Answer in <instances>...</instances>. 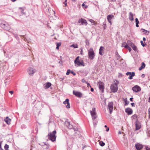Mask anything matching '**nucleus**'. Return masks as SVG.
<instances>
[{"instance_id":"obj_1","label":"nucleus","mask_w":150,"mask_h":150,"mask_svg":"<svg viewBox=\"0 0 150 150\" xmlns=\"http://www.w3.org/2000/svg\"><path fill=\"white\" fill-rule=\"evenodd\" d=\"M56 133V130L52 132L49 133L47 135L49 139L51 140L52 142L55 141L57 137L55 135Z\"/></svg>"},{"instance_id":"obj_2","label":"nucleus","mask_w":150,"mask_h":150,"mask_svg":"<svg viewBox=\"0 0 150 150\" xmlns=\"http://www.w3.org/2000/svg\"><path fill=\"white\" fill-rule=\"evenodd\" d=\"M117 83H114L112 84L110 86V89L111 91L113 93L116 92L117 91L118 89L117 85L119 83L118 81H117Z\"/></svg>"},{"instance_id":"obj_3","label":"nucleus","mask_w":150,"mask_h":150,"mask_svg":"<svg viewBox=\"0 0 150 150\" xmlns=\"http://www.w3.org/2000/svg\"><path fill=\"white\" fill-rule=\"evenodd\" d=\"M88 54L89 58L90 60H93L94 59L95 55L92 48H90L88 50Z\"/></svg>"},{"instance_id":"obj_4","label":"nucleus","mask_w":150,"mask_h":150,"mask_svg":"<svg viewBox=\"0 0 150 150\" xmlns=\"http://www.w3.org/2000/svg\"><path fill=\"white\" fill-rule=\"evenodd\" d=\"M0 26L2 28L8 31L10 29V26L6 23H1L0 24Z\"/></svg>"},{"instance_id":"obj_5","label":"nucleus","mask_w":150,"mask_h":150,"mask_svg":"<svg viewBox=\"0 0 150 150\" xmlns=\"http://www.w3.org/2000/svg\"><path fill=\"white\" fill-rule=\"evenodd\" d=\"M79 57H78L76 58L74 60V63L78 66L82 65L83 66H84L85 65L83 62L82 61L81 62H80L79 60Z\"/></svg>"},{"instance_id":"obj_6","label":"nucleus","mask_w":150,"mask_h":150,"mask_svg":"<svg viewBox=\"0 0 150 150\" xmlns=\"http://www.w3.org/2000/svg\"><path fill=\"white\" fill-rule=\"evenodd\" d=\"M36 71V70L31 67H29L28 68L27 70V72L28 74L30 76H32Z\"/></svg>"},{"instance_id":"obj_7","label":"nucleus","mask_w":150,"mask_h":150,"mask_svg":"<svg viewBox=\"0 0 150 150\" xmlns=\"http://www.w3.org/2000/svg\"><path fill=\"white\" fill-rule=\"evenodd\" d=\"M98 86L99 87V91L101 93H103V83L99 81L98 83Z\"/></svg>"},{"instance_id":"obj_8","label":"nucleus","mask_w":150,"mask_h":150,"mask_svg":"<svg viewBox=\"0 0 150 150\" xmlns=\"http://www.w3.org/2000/svg\"><path fill=\"white\" fill-rule=\"evenodd\" d=\"M108 108L109 110L110 114H111L112 112L113 106L112 102H109L108 104Z\"/></svg>"},{"instance_id":"obj_9","label":"nucleus","mask_w":150,"mask_h":150,"mask_svg":"<svg viewBox=\"0 0 150 150\" xmlns=\"http://www.w3.org/2000/svg\"><path fill=\"white\" fill-rule=\"evenodd\" d=\"M78 22L79 24H80V25H86L87 24L86 20L83 18L79 19Z\"/></svg>"},{"instance_id":"obj_10","label":"nucleus","mask_w":150,"mask_h":150,"mask_svg":"<svg viewBox=\"0 0 150 150\" xmlns=\"http://www.w3.org/2000/svg\"><path fill=\"white\" fill-rule=\"evenodd\" d=\"M114 18V16L112 14L109 15L107 16V20L110 25L112 24L111 20Z\"/></svg>"},{"instance_id":"obj_11","label":"nucleus","mask_w":150,"mask_h":150,"mask_svg":"<svg viewBox=\"0 0 150 150\" xmlns=\"http://www.w3.org/2000/svg\"><path fill=\"white\" fill-rule=\"evenodd\" d=\"M132 90L135 92H138L141 91V88L139 86L136 85L132 88Z\"/></svg>"},{"instance_id":"obj_12","label":"nucleus","mask_w":150,"mask_h":150,"mask_svg":"<svg viewBox=\"0 0 150 150\" xmlns=\"http://www.w3.org/2000/svg\"><path fill=\"white\" fill-rule=\"evenodd\" d=\"M73 94L79 98H81L82 96V94L81 93L78 91H73Z\"/></svg>"},{"instance_id":"obj_13","label":"nucleus","mask_w":150,"mask_h":150,"mask_svg":"<svg viewBox=\"0 0 150 150\" xmlns=\"http://www.w3.org/2000/svg\"><path fill=\"white\" fill-rule=\"evenodd\" d=\"M127 75H129V77H128V79H133V76H135V73L134 72H127L126 73Z\"/></svg>"},{"instance_id":"obj_14","label":"nucleus","mask_w":150,"mask_h":150,"mask_svg":"<svg viewBox=\"0 0 150 150\" xmlns=\"http://www.w3.org/2000/svg\"><path fill=\"white\" fill-rule=\"evenodd\" d=\"M135 147L136 150H140L142 149L143 148V146L142 144L139 143H137L135 144Z\"/></svg>"},{"instance_id":"obj_15","label":"nucleus","mask_w":150,"mask_h":150,"mask_svg":"<svg viewBox=\"0 0 150 150\" xmlns=\"http://www.w3.org/2000/svg\"><path fill=\"white\" fill-rule=\"evenodd\" d=\"M125 112L129 115L132 114L133 112L132 110L129 108L125 109Z\"/></svg>"},{"instance_id":"obj_16","label":"nucleus","mask_w":150,"mask_h":150,"mask_svg":"<svg viewBox=\"0 0 150 150\" xmlns=\"http://www.w3.org/2000/svg\"><path fill=\"white\" fill-rule=\"evenodd\" d=\"M63 103L65 105L66 104H67V105H66V108H70V103L69 102V99H66L65 101L63 102Z\"/></svg>"},{"instance_id":"obj_17","label":"nucleus","mask_w":150,"mask_h":150,"mask_svg":"<svg viewBox=\"0 0 150 150\" xmlns=\"http://www.w3.org/2000/svg\"><path fill=\"white\" fill-rule=\"evenodd\" d=\"M136 130L139 129L141 127V124L140 123L137 121L135 123Z\"/></svg>"},{"instance_id":"obj_18","label":"nucleus","mask_w":150,"mask_h":150,"mask_svg":"<svg viewBox=\"0 0 150 150\" xmlns=\"http://www.w3.org/2000/svg\"><path fill=\"white\" fill-rule=\"evenodd\" d=\"M91 114L92 116V119L94 120L96 117V112H93L92 111H91Z\"/></svg>"},{"instance_id":"obj_19","label":"nucleus","mask_w":150,"mask_h":150,"mask_svg":"<svg viewBox=\"0 0 150 150\" xmlns=\"http://www.w3.org/2000/svg\"><path fill=\"white\" fill-rule=\"evenodd\" d=\"M134 16L132 12H130L129 14V20L131 21L134 20Z\"/></svg>"},{"instance_id":"obj_20","label":"nucleus","mask_w":150,"mask_h":150,"mask_svg":"<svg viewBox=\"0 0 150 150\" xmlns=\"http://www.w3.org/2000/svg\"><path fill=\"white\" fill-rule=\"evenodd\" d=\"M11 121V119L9 118L8 117H6L4 119V121L8 125L10 124Z\"/></svg>"},{"instance_id":"obj_21","label":"nucleus","mask_w":150,"mask_h":150,"mask_svg":"<svg viewBox=\"0 0 150 150\" xmlns=\"http://www.w3.org/2000/svg\"><path fill=\"white\" fill-rule=\"evenodd\" d=\"M51 85V84L50 82H47L45 83V85L44 86V88L45 89L49 88Z\"/></svg>"},{"instance_id":"obj_22","label":"nucleus","mask_w":150,"mask_h":150,"mask_svg":"<svg viewBox=\"0 0 150 150\" xmlns=\"http://www.w3.org/2000/svg\"><path fill=\"white\" fill-rule=\"evenodd\" d=\"M145 66L146 65L145 63L143 62H142L141 67H140L139 69V71H141L142 69L144 68L145 67Z\"/></svg>"},{"instance_id":"obj_23","label":"nucleus","mask_w":150,"mask_h":150,"mask_svg":"<svg viewBox=\"0 0 150 150\" xmlns=\"http://www.w3.org/2000/svg\"><path fill=\"white\" fill-rule=\"evenodd\" d=\"M127 45H129L131 47L134 44L130 40H128L127 41Z\"/></svg>"},{"instance_id":"obj_24","label":"nucleus","mask_w":150,"mask_h":150,"mask_svg":"<svg viewBox=\"0 0 150 150\" xmlns=\"http://www.w3.org/2000/svg\"><path fill=\"white\" fill-rule=\"evenodd\" d=\"M103 50V47L101 46L99 49V54L100 55H102V51Z\"/></svg>"},{"instance_id":"obj_25","label":"nucleus","mask_w":150,"mask_h":150,"mask_svg":"<svg viewBox=\"0 0 150 150\" xmlns=\"http://www.w3.org/2000/svg\"><path fill=\"white\" fill-rule=\"evenodd\" d=\"M135 21H136V26L137 27H139V25H138V24L139 23V21H138V19L137 18H136Z\"/></svg>"},{"instance_id":"obj_26","label":"nucleus","mask_w":150,"mask_h":150,"mask_svg":"<svg viewBox=\"0 0 150 150\" xmlns=\"http://www.w3.org/2000/svg\"><path fill=\"white\" fill-rule=\"evenodd\" d=\"M131 47L132 48L133 50H134L135 51H137V47L136 46H135L134 44L133 45H132Z\"/></svg>"},{"instance_id":"obj_27","label":"nucleus","mask_w":150,"mask_h":150,"mask_svg":"<svg viewBox=\"0 0 150 150\" xmlns=\"http://www.w3.org/2000/svg\"><path fill=\"white\" fill-rule=\"evenodd\" d=\"M128 45H127V43L124 42L122 44V47H125L126 48Z\"/></svg>"},{"instance_id":"obj_28","label":"nucleus","mask_w":150,"mask_h":150,"mask_svg":"<svg viewBox=\"0 0 150 150\" xmlns=\"http://www.w3.org/2000/svg\"><path fill=\"white\" fill-rule=\"evenodd\" d=\"M15 38L18 41H19V38L18 36V35L17 34H13Z\"/></svg>"},{"instance_id":"obj_29","label":"nucleus","mask_w":150,"mask_h":150,"mask_svg":"<svg viewBox=\"0 0 150 150\" xmlns=\"http://www.w3.org/2000/svg\"><path fill=\"white\" fill-rule=\"evenodd\" d=\"M68 128L70 129H72L73 128L72 125H70L69 122H68Z\"/></svg>"},{"instance_id":"obj_30","label":"nucleus","mask_w":150,"mask_h":150,"mask_svg":"<svg viewBox=\"0 0 150 150\" xmlns=\"http://www.w3.org/2000/svg\"><path fill=\"white\" fill-rule=\"evenodd\" d=\"M71 47H73L74 48H77L78 47V45L77 44H73L71 46Z\"/></svg>"},{"instance_id":"obj_31","label":"nucleus","mask_w":150,"mask_h":150,"mask_svg":"<svg viewBox=\"0 0 150 150\" xmlns=\"http://www.w3.org/2000/svg\"><path fill=\"white\" fill-rule=\"evenodd\" d=\"M86 2H84V3H83L82 5V6L83 8H87L88 6L86 5H85L84 4V3H86Z\"/></svg>"},{"instance_id":"obj_32","label":"nucleus","mask_w":150,"mask_h":150,"mask_svg":"<svg viewBox=\"0 0 150 150\" xmlns=\"http://www.w3.org/2000/svg\"><path fill=\"white\" fill-rule=\"evenodd\" d=\"M126 48L129 51V52H130L132 50L131 48L129 47V46L128 45L126 47Z\"/></svg>"},{"instance_id":"obj_33","label":"nucleus","mask_w":150,"mask_h":150,"mask_svg":"<svg viewBox=\"0 0 150 150\" xmlns=\"http://www.w3.org/2000/svg\"><path fill=\"white\" fill-rule=\"evenodd\" d=\"M9 147V146L6 144L4 146V149L5 150L8 149Z\"/></svg>"},{"instance_id":"obj_34","label":"nucleus","mask_w":150,"mask_h":150,"mask_svg":"<svg viewBox=\"0 0 150 150\" xmlns=\"http://www.w3.org/2000/svg\"><path fill=\"white\" fill-rule=\"evenodd\" d=\"M104 127L105 128V131H106L108 132V131H109V127H108L107 125H105Z\"/></svg>"},{"instance_id":"obj_35","label":"nucleus","mask_w":150,"mask_h":150,"mask_svg":"<svg viewBox=\"0 0 150 150\" xmlns=\"http://www.w3.org/2000/svg\"><path fill=\"white\" fill-rule=\"evenodd\" d=\"M140 42H141V45L143 47H145V45H146V44H144V43H143V41H142V40Z\"/></svg>"},{"instance_id":"obj_36","label":"nucleus","mask_w":150,"mask_h":150,"mask_svg":"<svg viewBox=\"0 0 150 150\" xmlns=\"http://www.w3.org/2000/svg\"><path fill=\"white\" fill-rule=\"evenodd\" d=\"M20 36L21 37H23V38L22 39L23 40H24L25 41H26V39L25 37V35H20Z\"/></svg>"},{"instance_id":"obj_37","label":"nucleus","mask_w":150,"mask_h":150,"mask_svg":"<svg viewBox=\"0 0 150 150\" xmlns=\"http://www.w3.org/2000/svg\"><path fill=\"white\" fill-rule=\"evenodd\" d=\"M71 72V70L70 69H68L67 70V71L66 73V74L67 75H69L70 73Z\"/></svg>"},{"instance_id":"obj_38","label":"nucleus","mask_w":150,"mask_h":150,"mask_svg":"<svg viewBox=\"0 0 150 150\" xmlns=\"http://www.w3.org/2000/svg\"><path fill=\"white\" fill-rule=\"evenodd\" d=\"M99 144L100 145L102 146H103V142L102 141H100L99 142Z\"/></svg>"},{"instance_id":"obj_39","label":"nucleus","mask_w":150,"mask_h":150,"mask_svg":"<svg viewBox=\"0 0 150 150\" xmlns=\"http://www.w3.org/2000/svg\"><path fill=\"white\" fill-rule=\"evenodd\" d=\"M61 45V42L57 43V46L59 47H60Z\"/></svg>"},{"instance_id":"obj_40","label":"nucleus","mask_w":150,"mask_h":150,"mask_svg":"<svg viewBox=\"0 0 150 150\" xmlns=\"http://www.w3.org/2000/svg\"><path fill=\"white\" fill-rule=\"evenodd\" d=\"M67 0H65V1L63 3V4L65 5V6H67Z\"/></svg>"},{"instance_id":"obj_41","label":"nucleus","mask_w":150,"mask_h":150,"mask_svg":"<svg viewBox=\"0 0 150 150\" xmlns=\"http://www.w3.org/2000/svg\"><path fill=\"white\" fill-rule=\"evenodd\" d=\"M149 31H147V30H146V31H145L144 33L146 35H148L149 34Z\"/></svg>"},{"instance_id":"obj_42","label":"nucleus","mask_w":150,"mask_h":150,"mask_svg":"<svg viewBox=\"0 0 150 150\" xmlns=\"http://www.w3.org/2000/svg\"><path fill=\"white\" fill-rule=\"evenodd\" d=\"M85 42L86 43V45H89V42L88 40H86V41H85Z\"/></svg>"},{"instance_id":"obj_43","label":"nucleus","mask_w":150,"mask_h":150,"mask_svg":"<svg viewBox=\"0 0 150 150\" xmlns=\"http://www.w3.org/2000/svg\"><path fill=\"white\" fill-rule=\"evenodd\" d=\"M148 114L149 118L150 119V108L148 110Z\"/></svg>"},{"instance_id":"obj_44","label":"nucleus","mask_w":150,"mask_h":150,"mask_svg":"<svg viewBox=\"0 0 150 150\" xmlns=\"http://www.w3.org/2000/svg\"><path fill=\"white\" fill-rule=\"evenodd\" d=\"M71 74H72L74 76H75L76 75V73L74 72L73 71H71Z\"/></svg>"},{"instance_id":"obj_45","label":"nucleus","mask_w":150,"mask_h":150,"mask_svg":"<svg viewBox=\"0 0 150 150\" xmlns=\"http://www.w3.org/2000/svg\"><path fill=\"white\" fill-rule=\"evenodd\" d=\"M87 84V86L88 87H91V86L90 85V84L89 83H88L87 82H86Z\"/></svg>"},{"instance_id":"obj_46","label":"nucleus","mask_w":150,"mask_h":150,"mask_svg":"<svg viewBox=\"0 0 150 150\" xmlns=\"http://www.w3.org/2000/svg\"><path fill=\"white\" fill-rule=\"evenodd\" d=\"M81 81L82 82H83V83H86V82H87V81H86L84 79H82L81 80Z\"/></svg>"},{"instance_id":"obj_47","label":"nucleus","mask_w":150,"mask_h":150,"mask_svg":"<svg viewBox=\"0 0 150 150\" xmlns=\"http://www.w3.org/2000/svg\"><path fill=\"white\" fill-rule=\"evenodd\" d=\"M91 111H92L93 112H96V108H93L92 109V110Z\"/></svg>"},{"instance_id":"obj_48","label":"nucleus","mask_w":150,"mask_h":150,"mask_svg":"<svg viewBox=\"0 0 150 150\" xmlns=\"http://www.w3.org/2000/svg\"><path fill=\"white\" fill-rule=\"evenodd\" d=\"M117 59H119L120 58V56L119 54H118V55L117 56Z\"/></svg>"},{"instance_id":"obj_49","label":"nucleus","mask_w":150,"mask_h":150,"mask_svg":"<svg viewBox=\"0 0 150 150\" xmlns=\"http://www.w3.org/2000/svg\"><path fill=\"white\" fill-rule=\"evenodd\" d=\"M90 21L91 23H94V21L92 19H90L89 20Z\"/></svg>"},{"instance_id":"obj_50","label":"nucleus","mask_w":150,"mask_h":150,"mask_svg":"<svg viewBox=\"0 0 150 150\" xmlns=\"http://www.w3.org/2000/svg\"><path fill=\"white\" fill-rule=\"evenodd\" d=\"M131 105H132V106L133 107H134V103H131Z\"/></svg>"},{"instance_id":"obj_51","label":"nucleus","mask_w":150,"mask_h":150,"mask_svg":"<svg viewBox=\"0 0 150 150\" xmlns=\"http://www.w3.org/2000/svg\"><path fill=\"white\" fill-rule=\"evenodd\" d=\"M19 9H21V12H22H22H23V11H24V9H23L22 8V7H20V8H19Z\"/></svg>"},{"instance_id":"obj_52","label":"nucleus","mask_w":150,"mask_h":150,"mask_svg":"<svg viewBox=\"0 0 150 150\" xmlns=\"http://www.w3.org/2000/svg\"><path fill=\"white\" fill-rule=\"evenodd\" d=\"M125 105H128L129 103V102H128V103H127V100H125Z\"/></svg>"},{"instance_id":"obj_53","label":"nucleus","mask_w":150,"mask_h":150,"mask_svg":"<svg viewBox=\"0 0 150 150\" xmlns=\"http://www.w3.org/2000/svg\"><path fill=\"white\" fill-rule=\"evenodd\" d=\"M44 144L47 146V147L46 148V149H48L49 148V144Z\"/></svg>"},{"instance_id":"obj_54","label":"nucleus","mask_w":150,"mask_h":150,"mask_svg":"<svg viewBox=\"0 0 150 150\" xmlns=\"http://www.w3.org/2000/svg\"><path fill=\"white\" fill-rule=\"evenodd\" d=\"M106 24H104V29H105L106 28Z\"/></svg>"},{"instance_id":"obj_55","label":"nucleus","mask_w":150,"mask_h":150,"mask_svg":"<svg viewBox=\"0 0 150 150\" xmlns=\"http://www.w3.org/2000/svg\"><path fill=\"white\" fill-rule=\"evenodd\" d=\"M146 150H150V148L147 146L146 147Z\"/></svg>"},{"instance_id":"obj_56","label":"nucleus","mask_w":150,"mask_h":150,"mask_svg":"<svg viewBox=\"0 0 150 150\" xmlns=\"http://www.w3.org/2000/svg\"><path fill=\"white\" fill-rule=\"evenodd\" d=\"M133 98H130V101H132V102L133 101Z\"/></svg>"},{"instance_id":"obj_57","label":"nucleus","mask_w":150,"mask_h":150,"mask_svg":"<svg viewBox=\"0 0 150 150\" xmlns=\"http://www.w3.org/2000/svg\"><path fill=\"white\" fill-rule=\"evenodd\" d=\"M13 91H9V93H11V94H13Z\"/></svg>"},{"instance_id":"obj_58","label":"nucleus","mask_w":150,"mask_h":150,"mask_svg":"<svg viewBox=\"0 0 150 150\" xmlns=\"http://www.w3.org/2000/svg\"><path fill=\"white\" fill-rule=\"evenodd\" d=\"M91 91L92 92H93L94 91V89L93 88H91Z\"/></svg>"},{"instance_id":"obj_59","label":"nucleus","mask_w":150,"mask_h":150,"mask_svg":"<svg viewBox=\"0 0 150 150\" xmlns=\"http://www.w3.org/2000/svg\"><path fill=\"white\" fill-rule=\"evenodd\" d=\"M141 30H143V31H142L143 32H144L146 31V30H145L143 28H142L141 29Z\"/></svg>"},{"instance_id":"obj_60","label":"nucleus","mask_w":150,"mask_h":150,"mask_svg":"<svg viewBox=\"0 0 150 150\" xmlns=\"http://www.w3.org/2000/svg\"><path fill=\"white\" fill-rule=\"evenodd\" d=\"M146 40V39L145 37L143 38V40L144 41H145Z\"/></svg>"},{"instance_id":"obj_61","label":"nucleus","mask_w":150,"mask_h":150,"mask_svg":"<svg viewBox=\"0 0 150 150\" xmlns=\"http://www.w3.org/2000/svg\"><path fill=\"white\" fill-rule=\"evenodd\" d=\"M142 77H144L145 76V75L144 74H143L142 75Z\"/></svg>"},{"instance_id":"obj_62","label":"nucleus","mask_w":150,"mask_h":150,"mask_svg":"<svg viewBox=\"0 0 150 150\" xmlns=\"http://www.w3.org/2000/svg\"><path fill=\"white\" fill-rule=\"evenodd\" d=\"M72 129H73L74 130V131H76V130H77L76 129V128H74H74H73H73H72Z\"/></svg>"},{"instance_id":"obj_63","label":"nucleus","mask_w":150,"mask_h":150,"mask_svg":"<svg viewBox=\"0 0 150 150\" xmlns=\"http://www.w3.org/2000/svg\"><path fill=\"white\" fill-rule=\"evenodd\" d=\"M76 0H71V1L73 2H75L76 1Z\"/></svg>"},{"instance_id":"obj_64","label":"nucleus","mask_w":150,"mask_h":150,"mask_svg":"<svg viewBox=\"0 0 150 150\" xmlns=\"http://www.w3.org/2000/svg\"><path fill=\"white\" fill-rule=\"evenodd\" d=\"M56 49L57 50H58L59 49V47L57 46V47H56Z\"/></svg>"}]
</instances>
